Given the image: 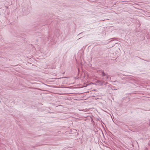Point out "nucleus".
Listing matches in <instances>:
<instances>
[{"label":"nucleus","mask_w":150,"mask_h":150,"mask_svg":"<svg viewBox=\"0 0 150 150\" xmlns=\"http://www.w3.org/2000/svg\"><path fill=\"white\" fill-rule=\"evenodd\" d=\"M30 11V8L27 5H26L22 8L23 14L25 15H28Z\"/></svg>","instance_id":"f257e3e1"},{"label":"nucleus","mask_w":150,"mask_h":150,"mask_svg":"<svg viewBox=\"0 0 150 150\" xmlns=\"http://www.w3.org/2000/svg\"><path fill=\"white\" fill-rule=\"evenodd\" d=\"M100 82L99 84L100 86H103V85H105L108 83L107 82H105L103 81H99Z\"/></svg>","instance_id":"f03ea898"},{"label":"nucleus","mask_w":150,"mask_h":150,"mask_svg":"<svg viewBox=\"0 0 150 150\" xmlns=\"http://www.w3.org/2000/svg\"><path fill=\"white\" fill-rule=\"evenodd\" d=\"M109 76L108 75L106 76L105 79L104 78H102V80H105L106 81H107V80L109 79Z\"/></svg>","instance_id":"7ed1b4c3"},{"label":"nucleus","mask_w":150,"mask_h":150,"mask_svg":"<svg viewBox=\"0 0 150 150\" xmlns=\"http://www.w3.org/2000/svg\"><path fill=\"white\" fill-rule=\"evenodd\" d=\"M102 76H106V74L104 72V71H102Z\"/></svg>","instance_id":"20e7f679"},{"label":"nucleus","mask_w":150,"mask_h":150,"mask_svg":"<svg viewBox=\"0 0 150 150\" xmlns=\"http://www.w3.org/2000/svg\"><path fill=\"white\" fill-rule=\"evenodd\" d=\"M100 81V80H97V83H100V82L99 81Z\"/></svg>","instance_id":"39448f33"},{"label":"nucleus","mask_w":150,"mask_h":150,"mask_svg":"<svg viewBox=\"0 0 150 150\" xmlns=\"http://www.w3.org/2000/svg\"><path fill=\"white\" fill-rule=\"evenodd\" d=\"M113 90H117V89L116 88H114V89H112Z\"/></svg>","instance_id":"423d86ee"},{"label":"nucleus","mask_w":150,"mask_h":150,"mask_svg":"<svg viewBox=\"0 0 150 150\" xmlns=\"http://www.w3.org/2000/svg\"><path fill=\"white\" fill-rule=\"evenodd\" d=\"M82 33H79V34L78 35H80Z\"/></svg>","instance_id":"0eeeda50"}]
</instances>
